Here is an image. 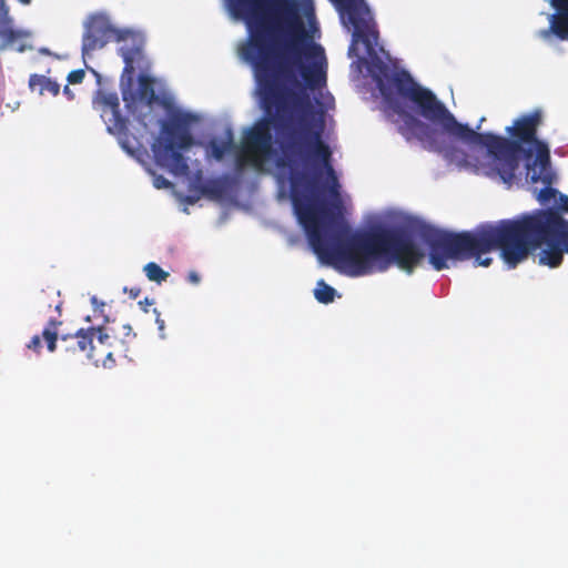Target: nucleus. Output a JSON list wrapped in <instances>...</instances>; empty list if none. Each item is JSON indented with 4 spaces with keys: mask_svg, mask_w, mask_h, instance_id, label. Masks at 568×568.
<instances>
[{
    "mask_svg": "<svg viewBox=\"0 0 568 568\" xmlns=\"http://www.w3.org/2000/svg\"><path fill=\"white\" fill-rule=\"evenodd\" d=\"M136 98L146 105H151L156 101L154 81L152 78L143 74L139 77Z\"/></svg>",
    "mask_w": 568,
    "mask_h": 568,
    "instance_id": "nucleus-12",
    "label": "nucleus"
},
{
    "mask_svg": "<svg viewBox=\"0 0 568 568\" xmlns=\"http://www.w3.org/2000/svg\"><path fill=\"white\" fill-rule=\"evenodd\" d=\"M342 19L353 27L352 44L348 54L353 55L357 42L365 45L367 54L376 58L375 47L377 45L379 33L376 22L372 16L368 6L364 0H333Z\"/></svg>",
    "mask_w": 568,
    "mask_h": 568,
    "instance_id": "nucleus-6",
    "label": "nucleus"
},
{
    "mask_svg": "<svg viewBox=\"0 0 568 568\" xmlns=\"http://www.w3.org/2000/svg\"><path fill=\"white\" fill-rule=\"evenodd\" d=\"M227 7L247 24L250 38L242 53L254 69L268 115L246 132L235 162H265L272 154L271 128L280 150L276 162H332L322 118L315 120L307 95L291 88L300 85L298 73L307 89H321L327 69L325 50L308 34L295 3L281 0L276 6L287 30L283 43L278 19L262 13L264 0H227Z\"/></svg>",
    "mask_w": 568,
    "mask_h": 568,
    "instance_id": "nucleus-1",
    "label": "nucleus"
},
{
    "mask_svg": "<svg viewBox=\"0 0 568 568\" xmlns=\"http://www.w3.org/2000/svg\"><path fill=\"white\" fill-rule=\"evenodd\" d=\"M199 190L203 195L219 199L223 195L225 185L221 179H212L200 185Z\"/></svg>",
    "mask_w": 568,
    "mask_h": 568,
    "instance_id": "nucleus-16",
    "label": "nucleus"
},
{
    "mask_svg": "<svg viewBox=\"0 0 568 568\" xmlns=\"http://www.w3.org/2000/svg\"><path fill=\"white\" fill-rule=\"evenodd\" d=\"M61 321L50 318L42 331V338L50 353L59 349L65 358L84 356L95 365L101 363L104 367H111L113 358L114 342L103 327H90L79 329L75 334L62 335L59 337L58 327Z\"/></svg>",
    "mask_w": 568,
    "mask_h": 568,
    "instance_id": "nucleus-4",
    "label": "nucleus"
},
{
    "mask_svg": "<svg viewBox=\"0 0 568 568\" xmlns=\"http://www.w3.org/2000/svg\"><path fill=\"white\" fill-rule=\"evenodd\" d=\"M139 304L141 305L144 312H148V306L153 304V301L145 297L143 301H140Z\"/></svg>",
    "mask_w": 568,
    "mask_h": 568,
    "instance_id": "nucleus-27",
    "label": "nucleus"
},
{
    "mask_svg": "<svg viewBox=\"0 0 568 568\" xmlns=\"http://www.w3.org/2000/svg\"><path fill=\"white\" fill-rule=\"evenodd\" d=\"M392 82L398 94L412 101L424 119L439 125L443 130L442 132L398 108L396 110L400 118L398 132L407 141L417 140L424 149L443 153L445 156L450 155V149L444 133L469 145L485 148L491 159V172L508 186H511L518 178L521 159L526 160V169H531L537 164L545 168L548 163L550 158L548 144L537 135L538 128L544 122L540 109L516 118L513 125L506 128L509 138L490 132L479 133L468 124L458 122L435 93L416 83L408 72L396 73Z\"/></svg>",
    "mask_w": 568,
    "mask_h": 568,
    "instance_id": "nucleus-2",
    "label": "nucleus"
},
{
    "mask_svg": "<svg viewBox=\"0 0 568 568\" xmlns=\"http://www.w3.org/2000/svg\"><path fill=\"white\" fill-rule=\"evenodd\" d=\"M187 280L193 284H197L200 282V276L195 272H190L187 275Z\"/></svg>",
    "mask_w": 568,
    "mask_h": 568,
    "instance_id": "nucleus-25",
    "label": "nucleus"
},
{
    "mask_svg": "<svg viewBox=\"0 0 568 568\" xmlns=\"http://www.w3.org/2000/svg\"><path fill=\"white\" fill-rule=\"evenodd\" d=\"M13 38H14V32L10 31L9 39H13Z\"/></svg>",
    "mask_w": 568,
    "mask_h": 568,
    "instance_id": "nucleus-31",
    "label": "nucleus"
},
{
    "mask_svg": "<svg viewBox=\"0 0 568 568\" xmlns=\"http://www.w3.org/2000/svg\"><path fill=\"white\" fill-rule=\"evenodd\" d=\"M197 121V115L193 113L178 112L162 123L160 135L151 145L156 165L174 175L189 174L190 166L183 151L195 143L191 126Z\"/></svg>",
    "mask_w": 568,
    "mask_h": 568,
    "instance_id": "nucleus-5",
    "label": "nucleus"
},
{
    "mask_svg": "<svg viewBox=\"0 0 568 568\" xmlns=\"http://www.w3.org/2000/svg\"><path fill=\"white\" fill-rule=\"evenodd\" d=\"M85 77V72L83 69H77V70H73L71 71L69 74H68V82L70 84H79L83 81Z\"/></svg>",
    "mask_w": 568,
    "mask_h": 568,
    "instance_id": "nucleus-20",
    "label": "nucleus"
},
{
    "mask_svg": "<svg viewBox=\"0 0 568 568\" xmlns=\"http://www.w3.org/2000/svg\"><path fill=\"white\" fill-rule=\"evenodd\" d=\"M63 93L68 97L69 100L74 99V93L70 90L68 85L64 87Z\"/></svg>",
    "mask_w": 568,
    "mask_h": 568,
    "instance_id": "nucleus-28",
    "label": "nucleus"
},
{
    "mask_svg": "<svg viewBox=\"0 0 568 568\" xmlns=\"http://www.w3.org/2000/svg\"><path fill=\"white\" fill-rule=\"evenodd\" d=\"M22 4H29L31 0H19Z\"/></svg>",
    "mask_w": 568,
    "mask_h": 568,
    "instance_id": "nucleus-30",
    "label": "nucleus"
},
{
    "mask_svg": "<svg viewBox=\"0 0 568 568\" xmlns=\"http://www.w3.org/2000/svg\"><path fill=\"white\" fill-rule=\"evenodd\" d=\"M557 14L551 17V31L561 40H568V0H552Z\"/></svg>",
    "mask_w": 568,
    "mask_h": 568,
    "instance_id": "nucleus-11",
    "label": "nucleus"
},
{
    "mask_svg": "<svg viewBox=\"0 0 568 568\" xmlns=\"http://www.w3.org/2000/svg\"><path fill=\"white\" fill-rule=\"evenodd\" d=\"M526 175L529 178L530 183L536 184L540 182L545 185L537 196L540 203L546 204L559 195V192L551 187L555 176L550 169V159L545 168L541 164H537V166L526 169Z\"/></svg>",
    "mask_w": 568,
    "mask_h": 568,
    "instance_id": "nucleus-9",
    "label": "nucleus"
},
{
    "mask_svg": "<svg viewBox=\"0 0 568 568\" xmlns=\"http://www.w3.org/2000/svg\"><path fill=\"white\" fill-rule=\"evenodd\" d=\"M143 270L145 272L146 277L150 281L156 282L159 284L166 281V278L170 275L166 271H164L160 265H158L154 262L148 263Z\"/></svg>",
    "mask_w": 568,
    "mask_h": 568,
    "instance_id": "nucleus-18",
    "label": "nucleus"
},
{
    "mask_svg": "<svg viewBox=\"0 0 568 568\" xmlns=\"http://www.w3.org/2000/svg\"><path fill=\"white\" fill-rule=\"evenodd\" d=\"M119 51L124 61L121 81L122 83L126 82L128 87H130L133 82L136 68H141L144 60L143 51L140 45H122Z\"/></svg>",
    "mask_w": 568,
    "mask_h": 568,
    "instance_id": "nucleus-10",
    "label": "nucleus"
},
{
    "mask_svg": "<svg viewBox=\"0 0 568 568\" xmlns=\"http://www.w3.org/2000/svg\"><path fill=\"white\" fill-rule=\"evenodd\" d=\"M154 185L156 187H168L171 185V183L163 176H158L154 180Z\"/></svg>",
    "mask_w": 568,
    "mask_h": 568,
    "instance_id": "nucleus-22",
    "label": "nucleus"
},
{
    "mask_svg": "<svg viewBox=\"0 0 568 568\" xmlns=\"http://www.w3.org/2000/svg\"><path fill=\"white\" fill-rule=\"evenodd\" d=\"M38 304L49 311L52 306L61 314L62 301L60 300V292L54 290L53 287H49L48 290H43L37 297Z\"/></svg>",
    "mask_w": 568,
    "mask_h": 568,
    "instance_id": "nucleus-14",
    "label": "nucleus"
},
{
    "mask_svg": "<svg viewBox=\"0 0 568 568\" xmlns=\"http://www.w3.org/2000/svg\"><path fill=\"white\" fill-rule=\"evenodd\" d=\"M112 39L123 40V36L116 30L103 14H92L84 24L82 37L83 55L103 48Z\"/></svg>",
    "mask_w": 568,
    "mask_h": 568,
    "instance_id": "nucleus-7",
    "label": "nucleus"
},
{
    "mask_svg": "<svg viewBox=\"0 0 568 568\" xmlns=\"http://www.w3.org/2000/svg\"><path fill=\"white\" fill-rule=\"evenodd\" d=\"M27 348L37 354H40V352L42 349L41 336L40 335L32 336L31 339L29 341V343L27 344Z\"/></svg>",
    "mask_w": 568,
    "mask_h": 568,
    "instance_id": "nucleus-21",
    "label": "nucleus"
},
{
    "mask_svg": "<svg viewBox=\"0 0 568 568\" xmlns=\"http://www.w3.org/2000/svg\"><path fill=\"white\" fill-rule=\"evenodd\" d=\"M154 313L156 314L155 323L158 325L159 331L162 333L165 328L164 320L160 317V313L158 312L156 308H154Z\"/></svg>",
    "mask_w": 568,
    "mask_h": 568,
    "instance_id": "nucleus-23",
    "label": "nucleus"
},
{
    "mask_svg": "<svg viewBox=\"0 0 568 568\" xmlns=\"http://www.w3.org/2000/svg\"><path fill=\"white\" fill-rule=\"evenodd\" d=\"M122 329H123V334H124L125 338L136 336V334L133 332L131 325H129V324L123 325Z\"/></svg>",
    "mask_w": 568,
    "mask_h": 568,
    "instance_id": "nucleus-24",
    "label": "nucleus"
},
{
    "mask_svg": "<svg viewBox=\"0 0 568 568\" xmlns=\"http://www.w3.org/2000/svg\"><path fill=\"white\" fill-rule=\"evenodd\" d=\"M197 197H187V202L191 204H194L196 202Z\"/></svg>",
    "mask_w": 568,
    "mask_h": 568,
    "instance_id": "nucleus-29",
    "label": "nucleus"
},
{
    "mask_svg": "<svg viewBox=\"0 0 568 568\" xmlns=\"http://www.w3.org/2000/svg\"><path fill=\"white\" fill-rule=\"evenodd\" d=\"M225 135V140L219 141L216 139H212L209 142L211 155L217 161H221L224 155L234 146L232 130L227 129Z\"/></svg>",
    "mask_w": 568,
    "mask_h": 568,
    "instance_id": "nucleus-13",
    "label": "nucleus"
},
{
    "mask_svg": "<svg viewBox=\"0 0 568 568\" xmlns=\"http://www.w3.org/2000/svg\"><path fill=\"white\" fill-rule=\"evenodd\" d=\"M123 100H126V93L123 91Z\"/></svg>",
    "mask_w": 568,
    "mask_h": 568,
    "instance_id": "nucleus-32",
    "label": "nucleus"
},
{
    "mask_svg": "<svg viewBox=\"0 0 568 568\" xmlns=\"http://www.w3.org/2000/svg\"><path fill=\"white\" fill-rule=\"evenodd\" d=\"M548 210L555 211L562 220L567 221L562 214L568 213V196L559 193L556 209L549 207Z\"/></svg>",
    "mask_w": 568,
    "mask_h": 568,
    "instance_id": "nucleus-19",
    "label": "nucleus"
},
{
    "mask_svg": "<svg viewBox=\"0 0 568 568\" xmlns=\"http://www.w3.org/2000/svg\"><path fill=\"white\" fill-rule=\"evenodd\" d=\"M125 292H129L130 296L132 298H136L139 294L141 293V290L139 287H131L130 290L125 288Z\"/></svg>",
    "mask_w": 568,
    "mask_h": 568,
    "instance_id": "nucleus-26",
    "label": "nucleus"
},
{
    "mask_svg": "<svg viewBox=\"0 0 568 568\" xmlns=\"http://www.w3.org/2000/svg\"><path fill=\"white\" fill-rule=\"evenodd\" d=\"M29 85L31 89H34L38 85L41 94L49 92L55 97L60 92V85L58 82L40 74H32L29 79Z\"/></svg>",
    "mask_w": 568,
    "mask_h": 568,
    "instance_id": "nucleus-15",
    "label": "nucleus"
},
{
    "mask_svg": "<svg viewBox=\"0 0 568 568\" xmlns=\"http://www.w3.org/2000/svg\"><path fill=\"white\" fill-rule=\"evenodd\" d=\"M98 103L101 109V118L106 124L108 131L118 135L122 148L131 153L132 150L123 139L128 136L129 132L128 120L121 113L118 95L115 93H104L100 97Z\"/></svg>",
    "mask_w": 568,
    "mask_h": 568,
    "instance_id": "nucleus-8",
    "label": "nucleus"
},
{
    "mask_svg": "<svg viewBox=\"0 0 568 568\" xmlns=\"http://www.w3.org/2000/svg\"><path fill=\"white\" fill-rule=\"evenodd\" d=\"M418 235L429 248V263L436 271L448 267V260L476 258L477 265L489 266L490 257L480 254L499 250L508 267L525 261L531 251L545 245L539 264L558 267L568 254V221L552 210H536L518 219L479 225L475 232L453 233L429 224L418 227Z\"/></svg>",
    "mask_w": 568,
    "mask_h": 568,
    "instance_id": "nucleus-3",
    "label": "nucleus"
},
{
    "mask_svg": "<svg viewBox=\"0 0 568 568\" xmlns=\"http://www.w3.org/2000/svg\"><path fill=\"white\" fill-rule=\"evenodd\" d=\"M336 291L326 284L323 280L318 281L314 291L315 298L323 304H328L334 301Z\"/></svg>",
    "mask_w": 568,
    "mask_h": 568,
    "instance_id": "nucleus-17",
    "label": "nucleus"
}]
</instances>
